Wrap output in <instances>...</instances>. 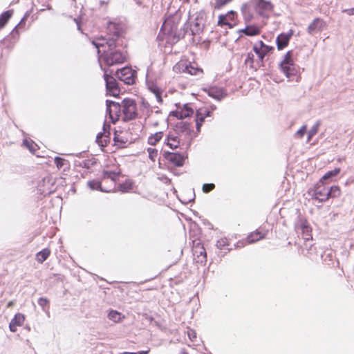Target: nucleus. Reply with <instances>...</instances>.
<instances>
[{
    "label": "nucleus",
    "mask_w": 354,
    "mask_h": 354,
    "mask_svg": "<svg viewBox=\"0 0 354 354\" xmlns=\"http://www.w3.org/2000/svg\"><path fill=\"white\" fill-rule=\"evenodd\" d=\"M97 48L98 54L102 53L100 59H102L108 66L122 64L125 60V55L120 50H115L116 39L114 38H97L93 41Z\"/></svg>",
    "instance_id": "obj_1"
},
{
    "label": "nucleus",
    "mask_w": 354,
    "mask_h": 354,
    "mask_svg": "<svg viewBox=\"0 0 354 354\" xmlns=\"http://www.w3.org/2000/svg\"><path fill=\"white\" fill-rule=\"evenodd\" d=\"M178 28V19L175 17H168L165 20L161 27L158 37L166 40L167 43H176L180 37Z\"/></svg>",
    "instance_id": "obj_2"
},
{
    "label": "nucleus",
    "mask_w": 354,
    "mask_h": 354,
    "mask_svg": "<svg viewBox=\"0 0 354 354\" xmlns=\"http://www.w3.org/2000/svg\"><path fill=\"white\" fill-rule=\"evenodd\" d=\"M176 73H187L192 75L201 76L203 70L196 66L195 64H192L187 60H180L176 64L173 68Z\"/></svg>",
    "instance_id": "obj_3"
},
{
    "label": "nucleus",
    "mask_w": 354,
    "mask_h": 354,
    "mask_svg": "<svg viewBox=\"0 0 354 354\" xmlns=\"http://www.w3.org/2000/svg\"><path fill=\"white\" fill-rule=\"evenodd\" d=\"M203 12H198L195 16L189 17L187 22L192 35H199L203 30L205 19Z\"/></svg>",
    "instance_id": "obj_4"
},
{
    "label": "nucleus",
    "mask_w": 354,
    "mask_h": 354,
    "mask_svg": "<svg viewBox=\"0 0 354 354\" xmlns=\"http://www.w3.org/2000/svg\"><path fill=\"white\" fill-rule=\"evenodd\" d=\"M121 106L124 120H131L137 117V106L134 100L130 98L123 100Z\"/></svg>",
    "instance_id": "obj_5"
},
{
    "label": "nucleus",
    "mask_w": 354,
    "mask_h": 354,
    "mask_svg": "<svg viewBox=\"0 0 354 354\" xmlns=\"http://www.w3.org/2000/svg\"><path fill=\"white\" fill-rule=\"evenodd\" d=\"M280 68L288 78H291L296 75L297 71L294 65V62L292 59V53L288 51L283 61L281 62Z\"/></svg>",
    "instance_id": "obj_6"
},
{
    "label": "nucleus",
    "mask_w": 354,
    "mask_h": 354,
    "mask_svg": "<svg viewBox=\"0 0 354 354\" xmlns=\"http://www.w3.org/2000/svg\"><path fill=\"white\" fill-rule=\"evenodd\" d=\"M313 198L323 202L328 199V187L325 185L324 182L320 180L316 184L314 189L310 191Z\"/></svg>",
    "instance_id": "obj_7"
},
{
    "label": "nucleus",
    "mask_w": 354,
    "mask_h": 354,
    "mask_svg": "<svg viewBox=\"0 0 354 354\" xmlns=\"http://www.w3.org/2000/svg\"><path fill=\"white\" fill-rule=\"evenodd\" d=\"M252 49L257 55L259 62L262 63L264 57L271 53L274 48L265 44L262 41H258L254 44Z\"/></svg>",
    "instance_id": "obj_8"
},
{
    "label": "nucleus",
    "mask_w": 354,
    "mask_h": 354,
    "mask_svg": "<svg viewBox=\"0 0 354 354\" xmlns=\"http://www.w3.org/2000/svg\"><path fill=\"white\" fill-rule=\"evenodd\" d=\"M106 113L109 114L112 122H115L120 116V110L122 109L121 104L119 103L106 100Z\"/></svg>",
    "instance_id": "obj_9"
},
{
    "label": "nucleus",
    "mask_w": 354,
    "mask_h": 354,
    "mask_svg": "<svg viewBox=\"0 0 354 354\" xmlns=\"http://www.w3.org/2000/svg\"><path fill=\"white\" fill-rule=\"evenodd\" d=\"M328 25L326 21L323 19L317 17L308 25L307 28V32L309 35H314L315 33L321 32L326 29Z\"/></svg>",
    "instance_id": "obj_10"
},
{
    "label": "nucleus",
    "mask_w": 354,
    "mask_h": 354,
    "mask_svg": "<svg viewBox=\"0 0 354 354\" xmlns=\"http://www.w3.org/2000/svg\"><path fill=\"white\" fill-rule=\"evenodd\" d=\"M250 5L260 15H264L265 12L271 11L273 8L271 2L266 0H251Z\"/></svg>",
    "instance_id": "obj_11"
},
{
    "label": "nucleus",
    "mask_w": 354,
    "mask_h": 354,
    "mask_svg": "<svg viewBox=\"0 0 354 354\" xmlns=\"http://www.w3.org/2000/svg\"><path fill=\"white\" fill-rule=\"evenodd\" d=\"M118 77L127 84H133L135 82V72L129 67H124L117 72Z\"/></svg>",
    "instance_id": "obj_12"
},
{
    "label": "nucleus",
    "mask_w": 354,
    "mask_h": 354,
    "mask_svg": "<svg viewBox=\"0 0 354 354\" xmlns=\"http://www.w3.org/2000/svg\"><path fill=\"white\" fill-rule=\"evenodd\" d=\"M236 19V13L231 10L225 15H221L218 17V24L221 26H227L232 28L235 24Z\"/></svg>",
    "instance_id": "obj_13"
},
{
    "label": "nucleus",
    "mask_w": 354,
    "mask_h": 354,
    "mask_svg": "<svg viewBox=\"0 0 354 354\" xmlns=\"http://www.w3.org/2000/svg\"><path fill=\"white\" fill-rule=\"evenodd\" d=\"M104 76L108 94L115 97L118 96L120 94V89L118 86L116 80L112 76H110L106 73Z\"/></svg>",
    "instance_id": "obj_14"
},
{
    "label": "nucleus",
    "mask_w": 354,
    "mask_h": 354,
    "mask_svg": "<svg viewBox=\"0 0 354 354\" xmlns=\"http://www.w3.org/2000/svg\"><path fill=\"white\" fill-rule=\"evenodd\" d=\"M194 113L193 109L187 104H184L183 106H178L176 111L172 112V115L178 119H184L191 116Z\"/></svg>",
    "instance_id": "obj_15"
},
{
    "label": "nucleus",
    "mask_w": 354,
    "mask_h": 354,
    "mask_svg": "<svg viewBox=\"0 0 354 354\" xmlns=\"http://www.w3.org/2000/svg\"><path fill=\"white\" fill-rule=\"evenodd\" d=\"M110 125L104 124L103 126V132H100L96 137L97 143L102 147H105L109 141Z\"/></svg>",
    "instance_id": "obj_16"
},
{
    "label": "nucleus",
    "mask_w": 354,
    "mask_h": 354,
    "mask_svg": "<svg viewBox=\"0 0 354 354\" xmlns=\"http://www.w3.org/2000/svg\"><path fill=\"white\" fill-rule=\"evenodd\" d=\"M121 171L119 168L114 169L104 170L102 173V180L110 179L113 183L118 180L120 176Z\"/></svg>",
    "instance_id": "obj_17"
},
{
    "label": "nucleus",
    "mask_w": 354,
    "mask_h": 354,
    "mask_svg": "<svg viewBox=\"0 0 354 354\" xmlns=\"http://www.w3.org/2000/svg\"><path fill=\"white\" fill-rule=\"evenodd\" d=\"M193 254L197 262L203 263L206 261V252L203 245L198 243L193 248Z\"/></svg>",
    "instance_id": "obj_18"
},
{
    "label": "nucleus",
    "mask_w": 354,
    "mask_h": 354,
    "mask_svg": "<svg viewBox=\"0 0 354 354\" xmlns=\"http://www.w3.org/2000/svg\"><path fill=\"white\" fill-rule=\"evenodd\" d=\"M24 320L25 317L23 314H16L9 324L10 330L12 332H16L17 330V327L22 326V324L24 322Z\"/></svg>",
    "instance_id": "obj_19"
},
{
    "label": "nucleus",
    "mask_w": 354,
    "mask_h": 354,
    "mask_svg": "<svg viewBox=\"0 0 354 354\" xmlns=\"http://www.w3.org/2000/svg\"><path fill=\"white\" fill-rule=\"evenodd\" d=\"M245 64L250 68L257 71L261 66V62H259V59H254V55L252 53H248L245 59Z\"/></svg>",
    "instance_id": "obj_20"
},
{
    "label": "nucleus",
    "mask_w": 354,
    "mask_h": 354,
    "mask_svg": "<svg viewBox=\"0 0 354 354\" xmlns=\"http://www.w3.org/2000/svg\"><path fill=\"white\" fill-rule=\"evenodd\" d=\"M167 160L177 167H181L184 164L185 157L180 153H169L167 156Z\"/></svg>",
    "instance_id": "obj_21"
},
{
    "label": "nucleus",
    "mask_w": 354,
    "mask_h": 354,
    "mask_svg": "<svg viewBox=\"0 0 354 354\" xmlns=\"http://www.w3.org/2000/svg\"><path fill=\"white\" fill-rule=\"evenodd\" d=\"M292 35V32L288 34L282 33L279 35L276 39L277 48L279 50H281L285 48L288 44L289 40Z\"/></svg>",
    "instance_id": "obj_22"
},
{
    "label": "nucleus",
    "mask_w": 354,
    "mask_h": 354,
    "mask_svg": "<svg viewBox=\"0 0 354 354\" xmlns=\"http://www.w3.org/2000/svg\"><path fill=\"white\" fill-rule=\"evenodd\" d=\"M260 27L255 25L247 26L245 28L239 30V33H244L248 36H255L260 34Z\"/></svg>",
    "instance_id": "obj_23"
},
{
    "label": "nucleus",
    "mask_w": 354,
    "mask_h": 354,
    "mask_svg": "<svg viewBox=\"0 0 354 354\" xmlns=\"http://www.w3.org/2000/svg\"><path fill=\"white\" fill-rule=\"evenodd\" d=\"M265 236V234H263L261 233V232L257 230L255 232H253L252 233H250L247 239H246V242L247 243H255L256 241H258L262 239H263Z\"/></svg>",
    "instance_id": "obj_24"
},
{
    "label": "nucleus",
    "mask_w": 354,
    "mask_h": 354,
    "mask_svg": "<svg viewBox=\"0 0 354 354\" xmlns=\"http://www.w3.org/2000/svg\"><path fill=\"white\" fill-rule=\"evenodd\" d=\"M149 89L151 92V93L153 95V97L156 100V101L159 103H161L162 102V91L156 84H151L149 86Z\"/></svg>",
    "instance_id": "obj_25"
},
{
    "label": "nucleus",
    "mask_w": 354,
    "mask_h": 354,
    "mask_svg": "<svg viewBox=\"0 0 354 354\" xmlns=\"http://www.w3.org/2000/svg\"><path fill=\"white\" fill-rule=\"evenodd\" d=\"M107 30L109 34L113 37H118L121 32V27L118 24L109 22L107 26Z\"/></svg>",
    "instance_id": "obj_26"
},
{
    "label": "nucleus",
    "mask_w": 354,
    "mask_h": 354,
    "mask_svg": "<svg viewBox=\"0 0 354 354\" xmlns=\"http://www.w3.org/2000/svg\"><path fill=\"white\" fill-rule=\"evenodd\" d=\"M208 94L212 97L218 100H221L225 96V93L221 88L215 87L210 88L208 91Z\"/></svg>",
    "instance_id": "obj_27"
},
{
    "label": "nucleus",
    "mask_w": 354,
    "mask_h": 354,
    "mask_svg": "<svg viewBox=\"0 0 354 354\" xmlns=\"http://www.w3.org/2000/svg\"><path fill=\"white\" fill-rule=\"evenodd\" d=\"M164 133L162 131H158L153 134H151L148 138V143L150 145H156L158 142L163 138Z\"/></svg>",
    "instance_id": "obj_28"
},
{
    "label": "nucleus",
    "mask_w": 354,
    "mask_h": 354,
    "mask_svg": "<svg viewBox=\"0 0 354 354\" xmlns=\"http://www.w3.org/2000/svg\"><path fill=\"white\" fill-rule=\"evenodd\" d=\"M179 140L177 136L169 134L167 138V145L172 149H176L179 145Z\"/></svg>",
    "instance_id": "obj_29"
},
{
    "label": "nucleus",
    "mask_w": 354,
    "mask_h": 354,
    "mask_svg": "<svg viewBox=\"0 0 354 354\" xmlns=\"http://www.w3.org/2000/svg\"><path fill=\"white\" fill-rule=\"evenodd\" d=\"M88 186L90 187V189H91L93 190L97 189V190H100V191L104 192H109L111 190H113L112 189H104L102 187L101 183L99 182L98 180H95L88 181Z\"/></svg>",
    "instance_id": "obj_30"
},
{
    "label": "nucleus",
    "mask_w": 354,
    "mask_h": 354,
    "mask_svg": "<svg viewBox=\"0 0 354 354\" xmlns=\"http://www.w3.org/2000/svg\"><path fill=\"white\" fill-rule=\"evenodd\" d=\"M50 254V250L48 248H44L36 254V259L41 263L48 259Z\"/></svg>",
    "instance_id": "obj_31"
},
{
    "label": "nucleus",
    "mask_w": 354,
    "mask_h": 354,
    "mask_svg": "<svg viewBox=\"0 0 354 354\" xmlns=\"http://www.w3.org/2000/svg\"><path fill=\"white\" fill-rule=\"evenodd\" d=\"M108 317L110 320L118 323L122 321L124 318V316L122 315V314L116 310H111L108 314Z\"/></svg>",
    "instance_id": "obj_32"
},
{
    "label": "nucleus",
    "mask_w": 354,
    "mask_h": 354,
    "mask_svg": "<svg viewBox=\"0 0 354 354\" xmlns=\"http://www.w3.org/2000/svg\"><path fill=\"white\" fill-rule=\"evenodd\" d=\"M133 182L130 180H126L124 183L119 184L118 190L121 192H128L133 188Z\"/></svg>",
    "instance_id": "obj_33"
},
{
    "label": "nucleus",
    "mask_w": 354,
    "mask_h": 354,
    "mask_svg": "<svg viewBox=\"0 0 354 354\" xmlns=\"http://www.w3.org/2000/svg\"><path fill=\"white\" fill-rule=\"evenodd\" d=\"M12 15V11L8 10L2 13L0 17V27L3 28Z\"/></svg>",
    "instance_id": "obj_34"
},
{
    "label": "nucleus",
    "mask_w": 354,
    "mask_h": 354,
    "mask_svg": "<svg viewBox=\"0 0 354 354\" xmlns=\"http://www.w3.org/2000/svg\"><path fill=\"white\" fill-rule=\"evenodd\" d=\"M341 195V189L339 186L334 185L328 188V198H337Z\"/></svg>",
    "instance_id": "obj_35"
},
{
    "label": "nucleus",
    "mask_w": 354,
    "mask_h": 354,
    "mask_svg": "<svg viewBox=\"0 0 354 354\" xmlns=\"http://www.w3.org/2000/svg\"><path fill=\"white\" fill-rule=\"evenodd\" d=\"M319 122H317L312 128L308 131L307 142H309L312 138L317 133L319 127Z\"/></svg>",
    "instance_id": "obj_36"
},
{
    "label": "nucleus",
    "mask_w": 354,
    "mask_h": 354,
    "mask_svg": "<svg viewBox=\"0 0 354 354\" xmlns=\"http://www.w3.org/2000/svg\"><path fill=\"white\" fill-rule=\"evenodd\" d=\"M204 122V113L202 112L196 113V127L197 133H199L201 131V127Z\"/></svg>",
    "instance_id": "obj_37"
},
{
    "label": "nucleus",
    "mask_w": 354,
    "mask_h": 354,
    "mask_svg": "<svg viewBox=\"0 0 354 354\" xmlns=\"http://www.w3.org/2000/svg\"><path fill=\"white\" fill-rule=\"evenodd\" d=\"M24 145L33 153H35L37 149V145L31 140L25 139L24 140Z\"/></svg>",
    "instance_id": "obj_38"
},
{
    "label": "nucleus",
    "mask_w": 354,
    "mask_h": 354,
    "mask_svg": "<svg viewBox=\"0 0 354 354\" xmlns=\"http://www.w3.org/2000/svg\"><path fill=\"white\" fill-rule=\"evenodd\" d=\"M340 172V169L339 168H335V169L333 170H331V171H329L328 172H326L324 176L321 178V180H322V181H325L333 176H337L339 173Z\"/></svg>",
    "instance_id": "obj_39"
},
{
    "label": "nucleus",
    "mask_w": 354,
    "mask_h": 354,
    "mask_svg": "<svg viewBox=\"0 0 354 354\" xmlns=\"http://www.w3.org/2000/svg\"><path fill=\"white\" fill-rule=\"evenodd\" d=\"M301 230L302 233L304 234V240L309 241L310 239H312L311 234H310V228L308 225H306L305 224H302L301 225Z\"/></svg>",
    "instance_id": "obj_40"
},
{
    "label": "nucleus",
    "mask_w": 354,
    "mask_h": 354,
    "mask_svg": "<svg viewBox=\"0 0 354 354\" xmlns=\"http://www.w3.org/2000/svg\"><path fill=\"white\" fill-rule=\"evenodd\" d=\"M307 133V125L304 124L295 134V139H301Z\"/></svg>",
    "instance_id": "obj_41"
},
{
    "label": "nucleus",
    "mask_w": 354,
    "mask_h": 354,
    "mask_svg": "<svg viewBox=\"0 0 354 354\" xmlns=\"http://www.w3.org/2000/svg\"><path fill=\"white\" fill-rule=\"evenodd\" d=\"M176 127L182 131H190L191 124L186 122L180 121L177 124Z\"/></svg>",
    "instance_id": "obj_42"
},
{
    "label": "nucleus",
    "mask_w": 354,
    "mask_h": 354,
    "mask_svg": "<svg viewBox=\"0 0 354 354\" xmlns=\"http://www.w3.org/2000/svg\"><path fill=\"white\" fill-rule=\"evenodd\" d=\"M147 153L149 155V158L152 160L155 161L157 156H158V150L154 148L149 147L147 149Z\"/></svg>",
    "instance_id": "obj_43"
},
{
    "label": "nucleus",
    "mask_w": 354,
    "mask_h": 354,
    "mask_svg": "<svg viewBox=\"0 0 354 354\" xmlns=\"http://www.w3.org/2000/svg\"><path fill=\"white\" fill-rule=\"evenodd\" d=\"M55 163L57 169H60L67 163V161L65 159H63L62 158L55 157Z\"/></svg>",
    "instance_id": "obj_44"
},
{
    "label": "nucleus",
    "mask_w": 354,
    "mask_h": 354,
    "mask_svg": "<svg viewBox=\"0 0 354 354\" xmlns=\"http://www.w3.org/2000/svg\"><path fill=\"white\" fill-rule=\"evenodd\" d=\"M228 245V240L226 238H221L217 241L216 246L220 249L225 248V246Z\"/></svg>",
    "instance_id": "obj_45"
},
{
    "label": "nucleus",
    "mask_w": 354,
    "mask_h": 354,
    "mask_svg": "<svg viewBox=\"0 0 354 354\" xmlns=\"http://www.w3.org/2000/svg\"><path fill=\"white\" fill-rule=\"evenodd\" d=\"M214 187H215V185L214 184H212V183L204 184L203 185V191L205 193H208L210 191H212V189H214Z\"/></svg>",
    "instance_id": "obj_46"
},
{
    "label": "nucleus",
    "mask_w": 354,
    "mask_h": 354,
    "mask_svg": "<svg viewBox=\"0 0 354 354\" xmlns=\"http://www.w3.org/2000/svg\"><path fill=\"white\" fill-rule=\"evenodd\" d=\"M48 303H49V301L46 298H44V297H41L38 300V304L43 308H44V307L46 306H47L48 304Z\"/></svg>",
    "instance_id": "obj_47"
},
{
    "label": "nucleus",
    "mask_w": 354,
    "mask_h": 354,
    "mask_svg": "<svg viewBox=\"0 0 354 354\" xmlns=\"http://www.w3.org/2000/svg\"><path fill=\"white\" fill-rule=\"evenodd\" d=\"M187 335L189 338V339L192 342H194L196 338V333L194 330L189 329L187 331Z\"/></svg>",
    "instance_id": "obj_48"
},
{
    "label": "nucleus",
    "mask_w": 354,
    "mask_h": 354,
    "mask_svg": "<svg viewBox=\"0 0 354 354\" xmlns=\"http://www.w3.org/2000/svg\"><path fill=\"white\" fill-rule=\"evenodd\" d=\"M197 112H202L204 113V119L206 117L210 116V111H207V109H199Z\"/></svg>",
    "instance_id": "obj_49"
},
{
    "label": "nucleus",
    "mask_w": 354,
    "mask_h": 354,
    "mask_svg": "<svg viewBox=\"0 0 354 354\" xmlns=\"http://www.w3.org/2000/svg\"><path fill=\"white\" fill-rule=\"evenodd\" d=\"M148 351H140V352H138V353H128V352H126L123 354H147L148 353Z\"/></svg>",
    "instance_id": "obj_50"
},
{
    "label": "nucleus",
    "mask_w": 354,
    "mask_h": 354,
    "mask_svg": "<svg viewBox=\"0 0 354 354\" xmlns=\"http://www.w3.org/2000/svg\"><path fill=\"white\" fill-rule=\"evenodd\" d=\"M80 166H83L84 167H88V162L87 160H83L82 163L80 164Z\"/></svg>",
    "instance_id": "obj_51"
},
{
    "label": "nucleus",
    "mask_w": 354,
    "mask_h": 354,
    "mask_svg": "<svg viewBox=\"0 0 354 354\" xmlns=\"http://www.w3.org/2000/svg\"><path fill=\"white\" fill-rule=\"evenodd\" d=\"M15 304V301H10L7 304V307L8 308H11L13 306V305Z\"/></svg>",
    "instance_id": "obj_52"
},
{
    "label": "nucleus",
    "mask_w": 354,
    "mask_h": 354,
    "mask_svg": "<svg viewBox=\"0 0 354 354\" xmlns=\"http://www.w3.org/2000/svg\"><path fill=\"white\" fill-rule=\"evenodd\" d=\"M350 15H354V8L346 10Z\"/></svg>",
    "instance_id": "obj_53"
},
{
    "label": "nucleus",
    "mask_w": 354,
    "mask_h": 354,
    "mask_svg": "<svg viewBox=\"0 0 354 354\" xmlns=\"http://www.w3.org/2000/svg\"><path fill=\"white\" fill-rule=\"evenodd\" d=\"M153 124L154 126H156V125H158V122H155V123H153Z\"/></svg>",
    "instance_id": "obj_54"
}]
</instances>
